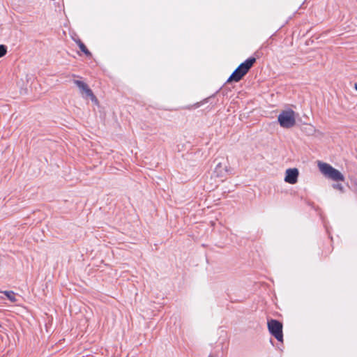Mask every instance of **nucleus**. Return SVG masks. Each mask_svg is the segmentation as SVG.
<instances>
[{
	"instance_id": "1",
	"label": "nucleus",
	"mask_w": 357,
	"mask_h": 357,
	"mask_svg": "<svg viewBox=\"0 0 357 357\" xmlns=\"http://www.w3.org/2000/svg\"><path fill=\"white\" fill-rule=\"evenodd\" d=\"M255 62L256 58L252 56L246 59L232 73L227 82H239L248 73Z\"/></svg>"
},
{
	"instance_id": "2",
	"label": "nucleus",
	"mask_w": 357,
	"mask_h": 357,
	"mask_svg": "<svg viewBox=\"0 0 357 357\" xmlns=\"http://www.w3.org/2000/svg\"><path fill=\"white\" fill-rule=\"evenodd\" d=\"M318 167L319 171L325 177L334 181H344V175L339 170L333 167L331 165L326 162H319Z\"/></svg>"
},
{
	"instance_id": "3",
	"label": "nucleus",
	"mask_w": 357,
	"mask_h": 357,
	"mask_svg": "<svg viewBox=\"0 0 357 357\" xmlns=\"http://www.w3.org/2000/svg\"><path fill=\"white\" fill-rule=\"evenodd\" d=\"M278 121L282 128H291L296 124L295 112L292 109L283 110L279 114Z\"/></svg>"
},
{
	"instance_id": "4",
	"label": "nucleus",
	"mask_w": 357,
	"mask_h": 357,
	"mask_svg": "<svg viewBox=\"0 0 357 357\" xmlns=\"http://www.w3.org/2000/svg\"><path fill=\"white\" fill-rule=\"evenodd\" d=\"M269 333L279 342L283 341L282 324L276 319H271L268 321Z\"/></svg>"
},
{
	"instance_id": "5",
	"label": "nucleus",
	"mask_w": 357,
	"mask_h": 357,
	"mask_svg": "<svg viewBox=\"0 0 357 357\" xmlns=\"http://www.w3.org/2000/svg\"><path fill=\"white\" fill-rule=\"evenodd\" d=\"M74 83L76 86L79 89L82 94L85 95V98H90V99L95 102H98L96 97L94 96L92 90L89 87V86L84 82L75 79L74 80Z\"/></svg>"
},
{
	"instance_id": "6",
	"label": "nucleus",
	"mask_w": 357,
	"mask_h": 357,
	"mask_svg": "<svg viewBox=\"0 0 357 357\" xmlns=\"http://www.w3.org/2000/svg\"><path fill=\"white\" fill-rule=\"evenodd\" d=\"M298 169H287L285 173L284 181L290 184H295L298 181Z\"/></svg>"
},
{
	"instance_id": "7",
	"label": "nucleus",
	"mask_w": 357,
	"mask_h": 357,
	"mask_svg": "<svg viewBox=\"0 0 357 357\" xmlns=\"http://www.w3.org/2000/svg\"><path fill=\"white\" fill-rule=\"evenodd\" d=\"M76 43L79 46L80 50L86 56L89 57H91L92 56L91 52L87 49L86 45L82 42L80 39L75 40Z\"/></svg>"
},
{
	"instance_id": "8",
	"label": "nucleus",
	"mask_w": 357,
	"mask_h": 357,
	"mask_svg": "<svg viewBox=\"0 0 357 357\" xmlns=\"http://www.w3.org/2000/svg\"><path fill=\"white\" fill-rule=\"evenodd\" d=\"M1 292L3 293L12 303L16 301L15 294L13 291H3Z\"/></svg>"
},
{
	"instance_id": "9",
	"label": "nucleus",
	"mask_w": 357,
	"mask_h": 357,
	"mask_svg": "<svg viewBox=\"0 0 357 357\" xmlns=\"http://www.w3.org/2000/svg\"><path fill=\"white\" fill-rule=\"evenodd\" d=\"M7 52V47L4 45H0V58L3 56Z\"/></svg>"
},
{
	"instance_id": "10",
	"label": "nucleus",
	"mask_w": 357,
	"mask_h": 357,
	"mask_svg": "<svg viewBox=\"0 0 357 357\" xmlns=\"http://www.w3.org/2000/svg\"><path fill=\"white\" fill-rule=\"evenodd\" d=\"M333 188L340 190L341 192H344V187L342 186V184H340V183L333 184Z\"/></svg>"
},
{
	"instance_id": "11",
	"label": "nucleus",
	"mask_w": 357,
	"mask_h": 357,
	"mask_svg": "<svg viewBox=\"0 0 357 357\" xmlns=\"http://www.w3.org/2000/svg\"><path fill=\"white\" fill-rule=\"evenodd\" d=\"M352 190L357 194V179L352 182Z\"/></svg>"
},
{
	"instance_id": "12",
	"label": "nucleus",
	"mask_w": 357,
	"mask_h": 357,
	"mask_svg": "<svg viewBox=\"0 0 357 357\" xmlns=\"http://www.w3.org/2000/svg\"><path fill=\"white\" fill-rule=\"evenodd\" d=\"M354 88L357 91V83L355 84Z\"/></svg>"
},
{
	"instance_id": "13",
	"label": "nucleus",
	"mask_w": 357,
	"mask_h": 357,
	"mask_svg": "<svg viewBox=\"0 0 357 357\" xmlns=\"http://www.w3.org/2000/svg\"><path fill=\"white\" fill-rule=\"evenodd\" d=\"M208 357H216V356H213V355H209Z\"/></svg>"
}]
</instances>
